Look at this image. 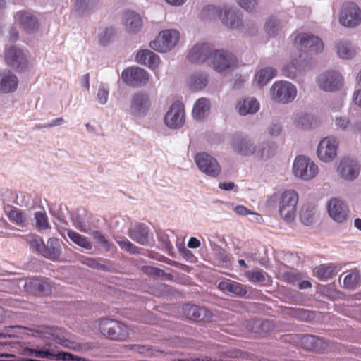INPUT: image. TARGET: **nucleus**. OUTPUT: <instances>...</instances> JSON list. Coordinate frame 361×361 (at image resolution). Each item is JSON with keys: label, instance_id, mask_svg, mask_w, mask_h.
<instances>
[{"label": "nucleus", "instance_id": "11", "mask_svg": "<svg viewBox=\"0 0 361 361\" xmlns=\"http://www.w3.org/2000/svg\"><path fill=\"white\" fill-rule=\"evenodd\" d=\"M194 159L199 169L207 176L216 178L219 175L221 166L214 157L206 153H198Z\"/></svg>", "mask_w": 361, "mask_h": 361}, {"label": "nucleus", "instance_id": "54", "mask_svg": "<svg viewBox=\"0 0 361 361\" xmlns=\"http://www.w3.org/2000/svg\"><path fill=\"white\" fill-rule=\"evenodd\" d=\"M54 352V351L47 348L38 350V351L36 353V357L41 359L53 360Z\"/></svg>", "mask_w": 361, "mask_h": 361}, {"label": "nucleus", "instance_id": "28", "mask_svg": "<svg viewBox=\"0 0 361 361\" xmlns=\"http://www.w3.org/2000/svg\"><path fill=\"white\" fill-rule=\"evenodd\" d=\"M218 288L223 292L229 293L240 297L247 294V290L243 285L230 279L220 281L218 284Z\"/></svg>", "mask_w": 361, "mask_h": 361}, {"label": "nucleus", "instance_id": "37", "mask_svg": "<svg viewBox=\"0 0 361 361\" xmlns=\"http://www.w3.org/2000/svg\"><path fill=\"white\" fill-rule=\"evenodd\" d=\"M67 235L73 243L79 247L87 250H92V245L87 237L70 229L67 231Z\"/></svg>", "mask_w": 361, "mask_h": 361}, {"label": "nucleus", "instance_id": "51", "mask_svg": "<svg viewBox=\"0 0 361 361\" xmlns=\"http://www.w3.org/2000/svg\"><path fill=\"white\" fill-rule=\"evenodd\" d=\"M114 34V30L113 28H106L103 34L100 36L99 42L102 45H106L111 38V37Z\"/></svg>", "mask_w": 361, "mask_h": 361}, {"label": "nucleus", "instance_id": "14", "mask_svg": "<svg viewBox=\"0 0 361 361\" xmlns=\"http://www.w3.org/2000/svg\"><path fill=\"white\" fill-rule=\"evenodd\" d=\"M211 63L213 68L221 73L237 64V59L231 53L224 50H215L213 53Z\"/></svg>", "mask_w": 361, "mask_h": 361}, {"label": "nucleus", "instance_id": "33", "mask_svg": "<svg viewBox=\"0 0 361 361\" xmlns=\"http://www.w3.org/2000/svg\"><path fill=\"white\" fill-rule=\"evenodd\" d=\"M209 109V100L205 98H200L195 103L192 115L196 120H202L208 115Z\"/></svg>", "mask_w": 361, "mask_h": 361}, {"label": "nucleus", "instance_id": "3", "mask_svg": "<svg viewBox=\"0 0 361 361\" xmlns=\"http://www.w3.org/2000/svg\"><path fill=\"white\" fill-rule=\"evenodd\" d=\"M99 330L104 336L113 341H126L129 337L128 326L116 319H101Z\"/></svg>", "mask_w": 361, "mask_h": 361}, {"label": "nucleus", "instance_id": "38", "mask_svg": "<svg viewBox=\"0 0 361 361\" xmlns=\"http://www.w3.org/2000/svg\"><path fill=\"white\" fill-rule=\"evenodd\" d=\"M336 51L339 57L342 59H351L355 54V49L348 41H340L336 45Z\"/></svg>", "mask_w": 361, "mask_h": 361}, {"label": "nucleus", "instance_id": "58", "mask_svg": "<svg viewBox=\"0 0 361 361\" xmlns=\"http://www.w3.org/2000/svg\"><path fill=\"white\" fill-rule=\"evenodd\" d=\"M281 130V128L279 124H273L269 129V133L271 135H278Z\"/></svg>", "mask_w": 361, "mask_h": 361}, {"label": "nucleus", "instance_id": "29", "mask_svg": "<svg viewBox=\"0 0 361 361\" xmlns=\"http://www.w3.org/2000/svg\"><path fill=\"white\" fill-rule=\"evenodd\" d=\"M343 276V288L353 290L361 286V275L358 270L353 269L343 273L340 276V280Z\"/></svg>", "mask_w": 361, "mask_h": 361}, {"label": "nucleus", "instance_id": "40", "mask_svg": "<svg viewBox=\"0 0 361 361\" xmlns=\"http://www.w3.org/2000/svg\"><path fill=\"white\" fill-rule=\"evenodd\" d=\"M315 209L312 206H304L300 212V219L301 222L306 225H312L315 220Z\"/></svg>", "mask_w": 361, "mask_h": 361}, {"label": "nucleus", "instance_id": "36", "mask_svg": "<svg viewBox=\"0 0 361 361\" xmlns=\"http://www.w3.org/2000/svg\"><path fill=\"white\" fill-rule=\"evenodd\" d=\"M245 276L253 283L267 285L269 281L268 274L262 269H253L245 271Z\"/></svg>", "mask_w": 361, "mask_h": 361}, {"label": "nucleus", "instance_id": "47", "mask_svg": "<svg viewBox=\"0 0 361 361\" xmlns=\"http://www.w3.org/2000/svg\"><path fill=\"white\" fill-rule=\"evenodd\" d=\"M297 123L298 125H300L302 128L309 129L314 126L316 121L312 116L304 114L298 118Z\"/></svg>", "mask_w": 361, "mask_h": 361}, {"label": "nucleus", "instance_id": "13", "mask_svg": "<svg viewBox=\"0 0 361 361\" xmlns=\"http://www.w3.org/2000/svg\"><path fill=\"white\" fill-rule=\"evenodd\" d=\"M339 142L334 137H326L319 143L317 155L325 162L334 160L337 156Z\"/></svg>", "mask_w": 361, "mask_h": 361}, {"label": "nucleus", "instance_id": "48", "mask_svg": "<svg viewBox=\"0 0 361 361\" xmlns=\"http://www.w3.org/2000/svg\"><path fill=\"white\" fill-rule=\"evenodd\" d=\"M81 262L90 268L96 269H104L106 268L104 264H100L96 259L94 258L82 257Z\"/></svg>", "mask_w": 361, "mask_h": 361}, {"label": "nucleus", "instance_id": "9", "mask_svg": "<svg viewBox=\"0 0 361 361\" xmlns=\"http://www.w3.org/2000/svg\"><path fill=\"white\" fill-rule=\"evenodd\" d=\"M341 25L348 27H354L361 23V10L353 2L343 4L339 16Z\"/></svg>", "mask_w": 361, "mask_h": 361}, {"label": "nucleus", "instance_id": "32", "mask_svg": "<svg viewBox=\"0 0 361 361\" xmlns=\"http://www.w3.org/2000/svg\"><path fill=\"white\" fill-rule=\"evenodd\" d=\"M276 146L274 143L263 142L255 148L254 157L258 159H267L276 153Z\"/></svg>", "mask_w": 361, "mask_h": 361}, {"label": "nucleus", "instance_id": "7", "mask_svg": "<svg viewBox=\"0 0 361 361\" xmlns=\"http://www.w3.org/2000/svg\"><path fill=\"white\" fill-rule=\"evenodd\" d=\"M180 39L176 30H165L159 32L157 38L149 44L150 47L159 52H166L173 49Z\"/></svg>", "mask_w": 361, "mask_h": 361}, {"label": "nucleus", "instance_id": "34", "mask_svg": "<svg viewBox=\"0 0 361 361\" xmlns=\"http://www.w3.org/2000/svg\"><path fill=\"white\" fill-rule=\"evenodd\" d=\"M7 216L11 222L20 227L23 228L28 224L27 215L18 208L12 207L8 212Z\"/></svg>", "mask_w": 361, "mask_h": 361}, {"label": "nucleus", "instance_id": "41", "mask_svg": "<svg viewBox=\"0 0 361 361\" xmlns=\"http://www.w3.org/2000/svg\"><path fill=\"white\" fill-rule=\"evenodd\" d=\"M276 74V70L271 67H267L259 70L255 75L257 83L260 85L267 84Z\"/></svg>", "mask_w": 361, "mask_h": 361}, {"label": "nucleus", "instance_id": "20", "mask_svg": "<svg viewBox=\"0 0 361 361\" xmlns=\"http://www.w3.org/2000/svg\"><path fill=\"white\" fill-rule=\"evenodd\" d=\"M27 293L36 295H47L51 292L50 285L44 280L36 277L27 278L24 284Z\"/></svg>", "mask_w": 361, "mask_h": 361}, {"label": "nucleus", "instance_id": "26", "mask_svg": "<svg viewBox=\"0 0 361 361\" xmlns=\"http://www.w3.org/2000/svg\"><path fill=\"white\" fill-rule=\"evenodd\" d=\"M136 61L144 66H148L151 69H155L160 63V59L157 54L149 49H142L136 54Z\"/></svg>", "mask_w": 361, "mask_h": 361}, {"label": "nucleus", "instance_id": "21", "mask_svg": "<svg viewBox=\"0 0 361 361\" xmlns=\"http://www.w3.org/2000/svg\"><path fill=\"white\" fill-rule=\"evenodd\" d=\"M328 212L334 221L342 223L347 219L348 209L342 201L333 198L329 202Z\"/></svg>", "mask_w": 361, "mask_h": 361}, {"label": "nucleus", "instance_id": "64", "mask_svg": "<svg viewBox=\"0 0 361 361\" xmlns=\"http://www.w3.org/2000/svg\"><path fill=\"white\" fill-rule=\"evenodd\" d=\"M354 133H361V121L356 122L352 128Z\"/></svg>", "mask_w": 361, "mask_h": 361}, {"label": "nucleus", "instance_id": "63", "mask_svg": "<svg viewBox=\"0 0 361 361\" xmlns=\"http://www.w3.org/2000/svg\"><path fill=\"white\" fill-rule=\"evenodd\" d=\"M37 351L38 350L36 349L25 348L24 349V355L27 356H34L36 357V353Z\"/></svg>", "mask_w": 361, "mask_h": 361}, {"label": "nucleus", "instance_id": "19", "mask_svg": "<svg viewBox=\"0 0 361 361\" xmlns=\"http://www.w3.org/2000/svg\"><path fill=\"white\" fill-rule=\"evenodd\" d=\"M183 312L186 317L195 322H210L213 317V314L210 310L195 305H184Z\"/></svg>", "mask_w": 361, "mask_h": 361}, {"label": "nucleus", "instance_id": "27", "mask_svg": "<svg viewBox=\"0 0 361 361\" xmlns=\"http://www.w3.org/2000/svg\"><path fill=\"white\" fill-rule=\"evenodd\" d=\"M18 78L11 71L0 73V92L3 93L13 92L18 87Z\"/></svg>", "mask_w": 361, "mask_h": 361}, {"label": "nucleus", "instance_id": "50", "mask_svg": "<svg viewBox=\"0 0 361 361\" xmlns=\"http://www.w3.org/2000/svg\"><path fill=\"white\" fill-rule=\"evenodd\" d=\"M265 29L267 34L270 36H274L278 30V23L274 19H269L265 25Z\"/></svg>", "mask_w": 361, "mask_h": 361}, {"label": "nucleus", "instance_id": "22", "mask_svg": "<svg viewBox=\"0 0 361 361\" xmlns=\"http://www.w3.org/2000/svg\"><path fill=\"white\" fill-rule=\"evenodd\" d=\"M150 107L149 96L146 94H135L130 102V112L135 116L145 114Z\"/></svg>", "mask_w": 361, "mask_h": 361}, {"label": "nucleus", "instance_id": "17", "mask_svg": "<svg viewBox=\"0 0 361 361\" xmlns=\"http://www.w3.org/2000/svg\"><path fill=\"white\" fill-rule=\"evenodd\" d=\"M337 172L341 178L352 180L359 176L360 165L357 160L353 158L344 157L340 161Z\"/></svg>", "mask_w": 361, "mask_h": 361}, {"label": "nucleus", "instance_id": "16", "mask_svg": "<svg viewBox=\"0 0 361 361\" xmlns=\"http://www.w3.org/2000/svg\"><path fill=\"white\" fill-rule=\"evenodd\" d=\"M214 47L208 43L195 44L190 51L188 58L193 63H203L212 59Z\"/></svg>", "mask_w": 361, "mask_h": 361}, {"label": "nucleus", "instance_id": "35", "mask_svg": "<svg viewBox=\"0 0 361 361\" xmlns=\"http://www.w3.org/2000/svg\"><path fill=\"white\" fill-rule=\"evenodd\" d=\"M130 237L137 243L145 245L148 243V228L144 225L137 224L130 231Z\"/></svg>", "mask_w": 361, "mask_h": 361}, {"label": "nucleus", "instance_id": "55", "mask_svg": "<svg viewBox=\"0 0 361 361\" xmlns=\"http://www.w3.org/2000/svg\"><path fill=\"white\" fill-rule=\"evenodd\" d=\"M109 91L104 87H101L98 90L97 99L100 104H104L108 100Z\"/></svg>", "mask_w": 361, "mask_h": 361}, {"label": "nucleus", "instance_id": "31", "mask_svg": "<svg viewBox=\"0 0 361 361\" xmlns=\"http://www.w3.org/2000/svg\"><path fill=\"white\" fill-rule=\"evenodd\" d=\"M238 113L240 115H247L248 114H254L259 109V103L257 99H245L243 101L238 102L236 106Z\"/></svg>", "mask_w": 361, "mask_h": 361}, {"label": "nucleus", "instance_id": "62", "mask_svg": "<svg viewBox=\"0 0 361 361\" xmlns=\"http://www.w3.org/2000/svg\"><path fill=\"white\" fill-rule=\"evenodd\" d=\"M82 86L85 87L87 90H89L90 87V74L86 73L84 75L82 79Z\"/></svg>", "mask_w": 361, "mask_h": 361}, {"label": "nucleus", "instance_id": "56", "mask_svg": "<svg viewBox=\"0 0 361 361\" xmlns=\"http://www.w3.org/2000/svg\"><path fill=\"white\" fill-rule=\"evenodd\" d=\"M64 122L63 118H58L54 120H52L50 123L43 125V126H37V128L39 129L43 128H51L56 126H60Z\"/></svg>", "mask_w": 361, "mask_h": 361}, {"label": "nucleus", "instance_id": "1", "mask_svg": "<svg viewBox=\"0 0 361 361\" xmlns=\"http://www.w3.org/2000/svg\"><path fill=\"white\" fill-rule=\"evenodd\" d=\"M294 44L303 54H299L298 59L294 57L290 64L283 67L284 75L290 78H295L297 70L305 66V61L307 56V52L317 53L324 49V43L320 38L307 33L297 35L294 39Z\"/></svg>", "mask_w": 361, "mask_h": 361}, {"label": "nucleus", "instance_id": "12", "mask_svg": "<svg viewBox=\"0 0 361 361\" xmlns=\"http://www.w3.org/2000/svg\"><path fill=\"white\" fill-rule=\"evenodd\" d=\"M6 64L17 72H23L27 67V59L20 49L11 46L5 51Z\"/></svg>", "mask_w": 361, "mask_h": 361}, {"label": "nucleus", "instance_id": "23", "mask_svg": "<svg viewBox=\"0 0 361 361\" xmlns=\"http://www.w3.org/2000/svg\"><path fill=\"white\" fill-rule=\"evenodd\" d=\"M256 147L252 140L240 136L235 137L232 142L233 151L242 156H254Z\"/></svg>", "mask_w": 361, "mask_h": 361}, {"label": "nucleus", "instance_id": "39", "mask_svg": "<svg viewBox=\"0 0 361 361\" xmlns=\"http://www.w3.org/2000/svg\"><path fill=\"white\" fill-rule=\"evenodd\" d=\"M336 273V267L334 265L322 264L316 268V275L322 281L332 278Z\"/></svg>", "mask_w": 361, "mask_h": 361}, {"label": "nucleus", "instance_id": "4", "mask_svg": "<svg viewBox=\"0 0 361 361\" xmlns=\"http://www.w3.org/2000/svg\"><path fill=\"white\" fill-rule=\"evenodd\" d=\"M298 195L293 190L283 191L278 199L279 212L286 222H292L296 216Z\"/></svg>", "mask_w": 361, "mask_h": 361}, {"label": "nucleus", "instance_id": "30", "mask_svg": "<svg viewBox=\"0 0 361 361\" xmlns=\"http://www.w3.org/2000/svg\"><path fill=\"white\" fill-rule=\"evenodd\" d=\"M301 347L307 350L320 351L324 347L323 341L318 337L312 335H304L300 338Z\"/></svg>", "mask_w": 361, "mask_h": 361}, {"label": "nucleus", "instance_id": "52", "mask_svg": "<svg viewBox=\"0 0 361 361\" xmlns=\"http://www.w3.org/2000/svg\"><path fill=\"white\" fill-rule=\"evenodd\" d=\"M238 2L243 9L252 11L257 6L258 0H238Z\"/></svg>", "mask_w": 361, "mask_h": 361}, {"label": "nucleus", "instance_id": "44", "mask_svg": "<svg viewBox=\"0 0 361 361\" xmlns=\"http://www.w3.org/2000/svg\"><path fill=\"white\" fill-rule=\"evenodd\" d=\"M288 313L300 320H308L312 317V312L302 308H289Z\"/></svg>", "mask_w": 361, "mask_h": 361}, {"label": "nucleus", "instance_id": "53", "mask_svg": "<svg viewBox=\"0 0 361 361\" xmlns=\"http://www.w3.org/2000/svg\"><path fill=\"white\" fill-rule=\"evenodd\" d=\"M335 124L337 128H341L343 130H346L350 127V121L346 118L337 117L335 119Z\"/></svg>", "mask_w": 361, "mask_h": 361}, {"label": "nucleus", "instance_id": "8", "mask_svg": "<svg viewBox=\"0 0 361 361\" xmlns=\"http://www.w3.org/2000/svg\"><path fill=\"white\" fill-rule=\"evenodd\" d=\"M293 171L295 176L304 180H310L318 173V166L309 158L298 156L293 166Z\"/></svg>", "mask_w": 361, "mask_h": 361}, {"label": "nucleus", "instance_id": "2", "mask_svg": "<svg viewBox=\"0 0 361 361\" xmlns=\"http://www.w3.org/2000/svg\"><path fill=\"white\" fill-rule=\"evenodd\" d=\"M203 19H215L219 18L223 24L230 28L238 27L241 24L239 12L230 8L220 9L214 6H207L202 11Z\"/></svg>", "mask_w": 361, "mask_h": 361}, {"label": "nucleus", "instance_id": "43", "mask_svg": "<svg viewBox=\"0 0 361 361\" xmlns=\"http://www.w3.org/2000/svg\"><path fill=\"white\" fill-rule=\"evenodd\" d=\"M53 360L57 361H85L82 357L63 351H54Z\"/></svg>", "mask_w": 361, "mask_h": 361}, {"label": "nucleus", "instance_id": "25", "mask_svg": "<svg viewBox=\"0 0 361 361\" xmlns=\"http://www.w3.org/2000/svg\"><path fill=\"white\" fill-rule=\"evenodd\" d=\"M16 19L26 32H33L38 28L39 24L37 18L28 12L23 11L18 12Z\"/></svg>", "mask_w": 361, "mask_h": 361}, {"label": "nucleus", "instance_id": "5", "mask_svg": "<svg viewBox=\"0 0 361 361\" xmlns=\"http://www.w3.org/2000/svg\"><path fill=\"white\" fill-rule=\"evenodd\" d=\"M30 247L35 252L51 260H57L61 253V243L56 238H49L45 245L40 237H35L30 241Z\"/></svg>", "mask_w": 361, "mask_h": 361}, {"label": "nucleus", "instance_id": "6", "mask_svg": "<svg viewBox=\"0 0 361 361\" xmlns=\"http://www.w3.org/2000/svg\"><path fill=\"white\" fill-rule=\"evenodd\" d=\"M271 99L276 102L286 104L292 102L297 95L295 87L286 81L275 82L270 90Z\"/></svg>", "mask_w": 361, "mask_h": 361}, {"label": "nucleus", "instance_id": "57", "mask_svg": "<svg viewBox=\"0 0 361 361\" xmlns=\"http://www.w3.org/2000/svg\"><path fill=\"white\" fill-rule=\"evenodd\" d=\"M233 210L236 214H238L239 215L245 216V215L252 214V212L250 211V209H248L247 207H245V206H243V205L236 206L233 209Z\"/></svg>", "mask_w": 361, "mask_h": 361}, {"label": "nucleus", "instance_id": "42", "mask_svg": "<svg viewBox=\"0 0 361 361\" xmlns=\"http://www.w3.org/2000/svg\"><path fill=\"white\" fill-rule=\"evenodd\" d=\"M208 83V76L204 73L194 74L190 77V86L193 90H201Z\"/></svg>", "mask_w": 361, "mask_h": 361}, {"label": "nucleus", "instance_id": "24", "mask_svg": "<svg viewBox=\"0 0 361 361\" xmlns=\"http://www.w3.org/2000/svg\"><path fill=\"white\" fill-rule=\"evenodd\" d=\"M124 25L130 33H137L142 27V20L141 16L133 11H127L123 16Z\"/></svg>", "mask_w": 361, "mask_h": 361}, {"label": "nucleus", "instance_id": "45", "mask_svg": "<svg viewBox=\"0 0 361 361\" xmlns=\"http://www.w3.org/2000/svg\"><path fill=\"white\" fill-rule=\"evenodd\" d=\"M35 219L36 221V226L39 230H46L49 228L48 217L44 212H37L35 214Z\"/></svg>", "mask_w": 361, "mask_h": 361}, {"label": "nucleus", "instance_id": "46", "mask_svg": "<svg viewBox=\"0 0 361 361\" xmlns=\"http://www.w3.org/2000/svg\"><path fill=\"white\" fill-rule=\"evenodd\" d=\"M253 324L256 328H259L261 330H253L255 333L264 334H267L270 331H272L274 326L269 320H255L253 321Z\"/></svg>", "mask_w": 361, "mask_h": 361}, {"label": "nucleus", "instance_id": "10", "mask_svg": "<svg viewBox=\"0 0 361 361\" xmlns=\"http://www.w3.org/2000/svg\"><path fill=\"white\" fill-rule=\"evenodd\" d=\"M317 84L320 89L326 92H334L341 88L343 80L338 72L327 71L318 76Z\"/></svg>", "mask_w": 361, "mask_h": 361}, {"label": "nucleus", "instance_id": "49", "mask_svg": "<svg viewBox=\"0 0 361 361\" xmlns=\"http://www.w3.org/2000/svg\"><path fill=\"white\" fill-rule=\"evenodd\" d=\"M93 238L99 244L103 246L106 251H109L110 250V243L106 240L105 236L100 231H94Z\"/></svg>", "mask_w": 361, "mask_h": 361}, {"label": "nucleus", "instance_id": "15", "mask_svg": "<svg viewBox=\"0 0 361 361\" xmlns=\"http://www.w3.org/2000/svg\"><path fill=\"white\" fill-rule=\"evenodd\" d=\"M123 81L129 86L140 87L145 85L148 80V73L144 69L135 67L125 69L122 72Z\"/></svg>", "mask_w": 361, "mask_h": 361}, {"label": "nucleus", "instance_id": "59", "mask_svg": "<svg viewBox=\"0 0 361 361\" xmlns=\"http://www.w3.org/2000/svg\"><path fill=\"white\" fill-rule=\"evenodd\" d=\"M188 246L190 248H197L200 246V241L197 238L192 237L188 243Z\"/></svg>", "mask_w": 361, "mask_h": 361}, {"label": "nucleus", "instance_id": "61", "mask_svg": "<svg viewBox=\"0 0 361 361\" xmlns=\"http://www.w3.org/2000/svg\"><path fill=\"white\" fill-rule=\"evenodd\" d=\"M353 98L355 104L361 107V89L354 92Z\"/></svg>", "mask_w": 361, "mask_h": 361}, {"label": "nucleus", "instance_id": "60", "mask_svg": "<svg viewBox=\"0 0 361 361\" xmlns=\"http://www.w3.org/2000/svg\"><path fill=\"white\" fill-rule=\"evenodd\" d=\"M235 185L233 182L229 183H221L219 185V188L224 190H231L235 188Z\"/></svg>", "mask_w": 361, "mask_h": 361}, {"label": "nucleus", "instance_id": "18", "mask_svg": "<svg viewBox=\"0 0 361 361\" xmlns=\"http://www.w3.org/2000/svg\"><path fill=\"white\" fill-rule=\"evenodd\" d=\"M164 122L171 128H178L185 123V111L180 102L174 103L170 107L164 117Z\"/></svg>", "mask_w": 361, "mask_h": 361}]
</instances>
